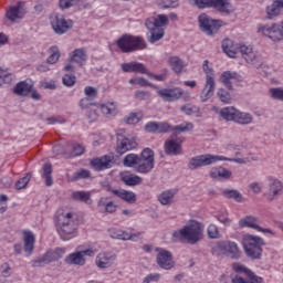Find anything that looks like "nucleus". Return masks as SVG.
I'll return each instance as SVG.
<instances>
[{"label":"nucleus","instance_id":"nucleus-10","mask_svg":"<svg viewBox=\"0 0 283 283\" xmlns=\"http://www.w3.org/2000/svg\"><path fill=\"white\" fill-rule=\"evenodd\" d=\"M198 22L207 36H213V34H218V31L222 28L221 20H213L207 13H201L198 17Z\"/></svg>","mask_w":283,"mask_h":283},{"label":"nucleus","instance_id":"nucleus-44","mask_svg":"<svg viewBox=\"0 0 283 283\" xmlns=\"http://www.w3.org/2000/svg\"><path fill=\"white\" fill-rule=\"evenodd\" d=\"M42 178L45 179L46 187H52L54 181L52 180V164H44Z\"/></svg>","mask_w":283,"mask_h":283},{"label":"nucleus","instance_id":"nucleus-4","mask_svg":"<svg viewBox=\"0 0 283 283\" xmlns=\"http://www.w3.org/2000/svg\"><path fill=\"white\" fill-rule=\"evenodd\" d=\"M59 233L62 240H72L78 230V220L73 212L62 213L59 218Z\"/></svg>","mask_w":283,"mask_h":283},{"label":"nucleus","instance_id":"nucleus-56","mask_svg":"<svg viewBox=\"0 0 283 283\" xmlns=\"http://www.w3.org/2000/svg\"><path fill=\"white\" fill-rule=\"evenodd\" d=\"M13 78H14V75H12V73L1 72L0 73V86L1 85H10V83H12Z\"/></svg>","mask_w":283,"mask_h":283},{"label":"nucleus","instance_id":"nucleus-45","mask_svg":"<svg viewBox=\"0 0 283 283\" xmlns=\"http://www.w3.org/2000/svg\"><path fill=\"white\" fill-rule=\"evenodd\" d=\"M222 196L224 198H229L230 200H235V202H242V193L238 190L223 189Z\"/></svg>","mask_w":283,"mask_h":283},{"label":"nucleus","instance_id":"nucleus-8","mask_svg":"<svg viewBox=\"0 0 283 283\" xmlns=\"http://www.w3.org/2000/svg\"><path fill=\"white\" fill-rule=\"evenodd\" d=\"M117 46L124 53L137 52L138 50H145L147 42L142 36L124 34L117 40Z\"/></svg>","mask_w":283,"mask_h":283},{"label":"nucleus","instance_id":"nucleus-37","mask_svg":"<svg viewBox=\"0 0 283 283\" xmlns=\"http://www.w3.org/2000/svg\"><path fill=\"white\" fill-rule=\"evenodd\" d=\"M219 81L228 87V90H233V85L231 84V81H238V73L226 71L221 74Z\"/></svg>","mask_w":283,"mask_h":283},{"label":"nucleus","instance_id":"nucleus-22","mask_svg":"<svg viewBox=\"0 0 283 283\" xmlns=\"http://www.w3.org/2000/svg\"><path fill=\"white\" fill-rule=\"evenodd\" d=\"M283 0H272V3L265 7L266 19L270 21L277 19L282 14Z\"/></svg>","mask_w":283,"mask_h":283},{"label":"nucleus","instance_id":"nucleus-1","mask_svg":"<svg viewBox=\"0 0 283 283\" xmlns=\"http://www.w3.org/2000/svg\"><path fill=\"white\" fill-rule=\"evenodd\" d=\"M172 238L178 240V242L198 244V242L205 239V224L197 220H189L187 224L172 233Z\"/></svg>","mask_w":283,"mask_h":283},{"label":"nucleus","instance_id":"nucleus-47","mask_svg":"<svg viewBox=\"0 0 283 283\" xmlns=\"http://www.w3.org/2000/svg\"><path fill=\"white\" fill-rule=\"evenodd\" d=\"M87 178H92V172L87 169H81L73 174L71 180L76 182V180H86Z\"/></svg>","mask_w":283,"mask_h":283},{"label":"nucleus","instance_id":"nucleus-15","mask_svg":"<svg viewBox=\"0 0 283 283\" xmlns=\"http://www.w3.org/2000/svg\"><path fill=\"white\" fill-rule=\"evenodd\" d=\"M117 255L113 251H102L95 258V265L101 271L112 269L116 264Z\"/></svg>","mask_w":283,"mask_h":283},{"label":"nucleus","instance_id":"nucleus-34","mask_svg":"<svg viewBox=\"0 0 283 283\" xmlns=\"http://www.w3.org/2000/svg\"><path fill=\"white\" fill-rule=\"evenodd\" d=\"M222 50L230 59H235L240 50L233 44V41L226 39L222 41Z\"/></svg>","mask_w":283,"mask_h":283},{"label":"nucleus","instance_id":"nucleus-21","mask_svg":"<svg viewBox=\"0 0 283 283\" xmlns=\"http://www.w3.org/2000/svg\"><path fill=\"white\" fill-rule=\"evenodd\" d=\"M91 167L95 171H103V169H112L114 167V156L105 155L101 158H95L91 160Z\"/></svg>","mask_w":283,"mask_h":283},{"label":"nucleus","instance_id":"nucleus-27","mask_svg":"<svg viewBox=\"0 0 283 283\" xmlns=\"http://www.w3.org/2000/svg\"><path fill=\"white\" fill-rule=\"evenodd\" d=\"M123 72H135L137 74H147V67L140 62H129L122 64Z\"/></svg>","mask_w":283,"mask_h":283},{"label":"nucleus","instance_id":"nucleus-61","mask_svg":"<svg viewBox=\"0 0 283 283\" xmlns=\"http://www.w3.org/2000/svg\"><path fill=\"white\" fill-rule=\"evenodd\" d=\"M232 269L235 273H244V275H247L249 273V271H251L241 263H233Z\"/></svg>","mask_w":283,"mask_h":283},{"label":"nucleus","instance_id":"nucleus-51","mask_svg":"<svg viewBox=\"0 0 283 283\" xmlns=\"http://www.w3.org/2000/svg\"><path fill=\"white\" fill-rule=\"evenodd\" d=\"M31 179H32V175L27 174L24 177L20 178L15 182V189H18V190L25 189L28 187V185L30 184Z\"/></svg>","mask_w":283,"mask_h":283},{"label":"nucleus","instance_id":"nucleus-41","mask_svg":"<svg viewBox=\"0 0 283 283\" xmlns=\"http://www.w3.org/2000/svg\"><path fill=\"white\" fill-rule=\"evenodd\" d=\"M140 159V155L128 154L123 159L124 167H130L136 171V167H138V160Z\"/></svg>","mask_w":283,"mask_h":283},{"label":"nucleus","instance_id":"nucleus-42","mask_svg":"<svg viewBox=\"0 0 283 283\" xmlns=\"http://www.w3.org/2000/svg\"><path fill=\"white\" fill-rule=\"evenodd\" d=\"M73 200L84 202L85 205H92V193L87 191H75L72 193Z\"/></svg>","mask_w":283,"mask_h":283},{"label":"nucleus","instance_id":"nucleus-30","mask_svg":"<svg viewBox=\"0 0 283 283\" xmlns=\"http://www.w3.org/2000/svg\"><path fill=\"white\" fill-rule=\"evenodd\" d=\"M23 14H25V12H23V9L21 8V2H18L17 6L10 7L6 12L7 19L12 22L17 21V19H23Z\"/></svg>","mask_w":283,"mask_h":283},{"label":"nucleus","instance_id":"nucleus-16","mask_svg":"<svg viewBox=\"0 0 283 283\" xmlns=\"http://www.w3.org/2000/svg\"><path fill=\"white\" fill-rule=\"evenodd\" d=\"M238 50L242 56V59H244V61H247L248 63H250V65H254V67H260V65H262V59L260 57V55L253 50L252 46L250 45H245V44H240L238 46Z\"/></svg>","mask_w":283,"mask_h":283},{"label":"nucleus","instance_id":"nucleus-60","mask_svg":"<svg viewBox=\"0 0 283 283\" xmlns=\"http://www.w3.org/2000/svg\"><path fill=\"white\" fill-rule=\"evenodd\" d=\"M217 220L221 224H224V227H230L232 222V220L229 218V214L227 212L224 214H218Z\"/></svg>","mask_w":283,"mask_h":283},{"label":"nucleus","instance_id":"nucleus-53","mask_svg":"<svg viewBox=\"0 0 283 283\" xmlns=\"http://www.w3.org/2000/svg\"><path fill=\"white\" fill-rule=\"evenodd\" d=\"M174 126L169 125L167 122L157 123V134H167V132H172Z\"/></svg>","mask_w":283,"mask_h":283},{"label":"nucleus","instance_id":"nucleus-49","mask_svg":"<svg viewBox=\"0 0 283 283\" xmlns=\"http://www.w3.org/2000/svg\"><path fill=\"white\" fill-rule=\"evenodd\" d=\"M143 120V113H130L126 118L127 125H138Z\"/></svg>","mask_w":283,"mask_h":283},{"label":"nucleus","instance_id":"nucleus-50","mask_svg":"<svg viewBox=\"0 0 283 283\" xmlns=\"http://www.w3.org/2000/svg\"><path fill=\"white\" fill-rule=\"evenodd\" d=\"M207 234L210 240H218L220 238V230L218 229V226L211 223L207 228Z\"/></svg>","mask_w":283,"mask_h":283},{"label":"nucleus","instance_id":"nucleus-20","mask_svg":"<svg viewBox=\"0 0 283 283\" xmlns=\"http://www.w3.org/2000/svg\"><path fill=\"white\" fill-rule=\"evenodd\" d=\"M185 139L170 138L165 142L164 149L167 156H180L182 155V143Z\"/></svg>","mask_w":283,"mask_h":283},{"label":"nucleus","instance_id":"nucleus-32","mask_svg":"<svg viewBox=\"0 0 283 283\" xmlns=\"http://www.w3.org/2000/svg\"><path fill=\"white\" fill-rule=\"evenodd\" d=\"M122 181L127 187H136L138 185H143V177H140L138 175H132V174H128V172H123L122 174Z\"/></svg>","mask_w":283,"mask_h":283},{"label":"nucleus","instance_id":"nucleus-29","mask_svg":"<svg viewBox=\"0 0 283 283\" xmlns=\"http://www.w3.org/2000/svg\"><path fill=\"white\" fill-rule=\"evenodd\" d=\"M23 242L25 253H28V255H32V252L34 251V242H36L34 233L30 230H25L23 232Z\"/></svg>","mask_w":283,"mask_h":283},{"label":"nucleus","instance_id":"nucleus-7","mask_svg":"<svg viewBox=\"0 0 283 283\" xmlns=\"http://www.w3.org/2000/svg\"><path fill=\"white\" fill-rule=\"evenodd\" d=\"M262 247H264V240L262 238L251 234L243 237V249L248 258L260 260L262 258Z\"/></svg>","mask_w":283,"mask_h":283},{"label":"nucleus","instance_id":"nucleus-5","mask_svg":"<svg viewBox=\"0 0 283 283\" xmlns=\"http://www.w3.org/2000/svg\"><path fill=\"white\" fill-rule=\"evenodd\" d=\"M212 255L217 258H231V260H240L242 258V251L235 241H217L211 247Z\"/></svg>","mask_w":283,"mask_h":283},{"label":"nucleus","instance_id":"nucleus-13","mask_svg":"<svg viewBox=\"0 0 283 283\" xmlns=\"http://www.w3.org/2000/svg\"><path fill=\"white\" fill-rule=\"evenodd\" d=\"M283 184L280 179L269 176L266 178V186L264 190V198L269 200V202H273V200H277L279 196H282Z\"/></svg>","mask_w":283,"mask_h":283},{"label":"nucleus","instance_id":"nucleus-58","mask_svg":"<svg viewBox=\"0 0 283 283\" xmlns=\"http://www.w3.org/2000/svg\"><path fill=\"white\" fill-rule=\"evenodd\" d=\"M247 279H248V283H263L264 280L261 276L255 275V273H253V271H248V273L245 274Z\"/></svg>","mask_w":283,"mask_h":283},{"label":"nucleus","instance_id":"nucleus-63","mask_svg":"<svg viewBox=\"0 0 283 283\" xmlns=\"http://www.w3.org/2000/svg\"><path fill=\"white\" fill-rule=\"evenodd\" d=\"M270 94L272 98H276V101H283V90L282 88H271Z\"/></svg>","mask_w":283,"mask_h":283},{"label":"nucleus","instance_id":"nucleus-24","mask_svg":"<svg viewBox=\"0 0 283 283\" xmlns=\"http://www.w3.org/2000/svg\"><path fill=\"white\" fill-rule=\"evenodd\" d=\"M209 176L213 180H229L233 172L222 166H217L210 169Z\"/></svg>","mask_w":283,"mask_h":283},{"label":"nucleus","instance_id":"nucleus-6","mask_svg":"<svg viewBox=\"0 0 283 283\" xmlns=\"http://www.w3.org/2000/svg\"><path fill=\"white\" fill-rule=\"evenodd\" d=\"M202 70L206 74V83L200 93L201 103H207L216 94V74L213 69L209 67V60L203 61Z\"/></svg>","mask_w":283,"mask_h":283},{"label":"nucleus","instance_id":"nucleus-28","mask_svg":"<svg viewBox=\"0 0 283 283\" xmlns=\"http://www.w3.org/2000/svg\"><path fill=\"white\" fill-rule=\"evenodd\" d=\"M98 107L106 118L118 114V104L116 102H106L105 104H99Z\"/></svg>","mask_w":283,"mask_h":283},{"label":"nucleus","instance_id":"nucleus-55","mask_svg":"<svg viewBox=\"0 0 283 283\" xmlns=\"http://www.w3.org/2000/svg\"><path fill=\"white\" fill-rule=\"evenodd\" d=\"M217 95L220 98L221 103H231V94L227 92V90L219 88Z\"/></svg>","mask_w":283,"mask_h":283},{"label":"nucleus","instance_id":"nucleus-12","mask_svg":"<svg viewBox=\"0 0 283 283\" xmlns=\"http://www.w3.org/2000/svg\"><path fill=\"white\" fill-rule=\"evenodd\" d=\"M65 255V248H56L48 250L42 256H38L32 261L33 266H44V264H52L59 262Z\"/></svg>","mask_w":283,"mask_h":283},{"label":"nucleus","instance_id":"nucleus-48","mask_svg":"<svg viewBox=\"0 0 283 283\" xmlns=\"http://www.w3.org/2000/svg\"><path fill=\"white\" fill-rule=\"evenodd\" d=\"M50 56L46 59V63L50 65H54L61 59V53L59 52V46H51L50 48Z\"/></svg>","mask_w":283,"mask_h":283},{"label":"nucleus","instance_id":"nucleus-40","mask_svg":"<svg viewBox=\"0 0 283 283\" xmlns=\"http://www.w3.org/2000/svg\"><path fill=\"white\" fill-rule=\"evenodd\" d=\"M234 123H238L239 125H251V123H253V115L237 111Z\"/></svg>","mask_w":283,"mask_h":283},{"label":"nucleus","instance_id":"nucleus-36","mask_svg":"<svg viewBox=\"0 0 283 283\" xmlns=\"http://www.w3.org/2000/svg\"><path fill=\"white\" fill-rule=\"evenodd\" d=\"M168 64L175 74H182L185 70V62L178 56H169Z\"/></svg>","mask_w":283,"mask_h":283},{"label":"nucleus","instance_id":"nucleus-17","mask_svg":"<svg viewBox=\"0 0 283 283\" xmlns=\"http://www.w3.org/2000/svg\"><path fill=\"white\" fill-rule=\"evenodd\" d=\"M157 94L158 97L164 99L166 103H175V101H180V98H182L185 91L180 87L159 88Z\"/></svg>","mask_w":283,"mask_h":283},{"label":"nucleus","instance_id":"nucleus-3","mask_svg":"<svg viewBox=\"0 0 283 283\" xmlns=\"http://www.w3.org/2000/svg\"><path fill=\"white\" fill-rule=\"evenodd\" d=\"M169 23V18L165 14H159L157 17H151L146 19L145 27L150 32L148 38L149 43H156L165 36V25Z\"/></svg>","mask_w":283,"mask_h":283},{"label":"nucleus","instance_id":"nucleus-31","mask_svg":"<svg viewBox=\"0 0 283 283\" xmlns=\"http://www.w3.org/2000/svg\"><path fill=\"white\" fill-rule=\"evenodd\" d=\"M72 63H77V65L82 66L87 61V51L85 49H75L70 55Z\"/></svg>","mask_w":283,"mask_h":283},{"label":"nucleus","instance_id":"nucleus-59","mask_svg":"<svg viewBox=\"0 0 283 283\" xmlns=\"http://www.w3.org/2000/svg\"><path fill=\"white\" fill-rule=\"evenodd\" d=\"M84 94H85L86 98H91L94 101V98H96L98 96V91L93 86H86L84 88Z\"/></svg>","mask_w":283,"mask_h":283},{"label":"nucleus","instance_id":"nucleus-43","mask_svg":"<svg viewBox=\"0 0 283 283\" xmlns=\"http://www.w3.org/2000/svg\"><path fill=\"white\" fill-rule=\"evenodd\" d=\"M238 114V109L235 107H224L220 111L221 118H224V120H233L235 122V116Z\"/></svg>","mask_w":283,"mask_h":283},{"label":"nucleus","instance_id":"nucleus-52","mask_svg":"<svg viewBox=\"0 0 283 283\" xmlns=\"http://www.w3.org/2000/svg\"><path fill=\"white\" fill-rule=\"evenodd\" d=\"M180 109L187 116H192V114H198V112H200V108H198V106H193L191 104H186L181 106Z\"/></svg>","mask_w":283,"mask_h":283},{"label":"nucleus","instance_id":"nucleus-19","mask_svg":"<svg viewBox=\"0 0 283 283\" xmlns=\"http://www.w3.org/2000/svg\"><path fill=\"white\" fill-rule=\"evenodd\" d=\"M239 227L241 229H254L255 231H260L261 233H270V235H274L273 230L271 229H262L260 227V220L255 217H245L239 220Z\"/></svg>","mask_w":283,"mask_h":283},{"label":"nucleus","instance_id":"nucleus-54","mask_svg":"<svg viewBox=\"0 0 283 283\" xmlns=\"http://www.w3.org/2000/svg\"><path fill=\"white\" fill-rule=\"evenodd\" d=\"M130 85H139V87H147L151 85L145 77H134L129 80Z\"/></svg>","mask_w":283,"mask_h":283},{"label":"nucleus","instance_id":"nucleus-23","mask_svg":"<svg viewBox=\"0 0 283 283\" xmlns=\"http://www.w3.org/2000/svg\"><path fill=\"white\" fill-rule=\"evenodd\" d=\"M97 208L101 213H116L118 206L108 197H101L97 201Z\"/></svg>","mask_w":283,"mask_h":283},{"label":"nucleus","instance_id":"nucleus-25","mask_svg":"<svg viewBox=\"0 0 283 283\" xmlns=\"http://www.w3.org/2000/svg\"><path fill=\"white\" fill-rule=\"evenodd\" d=\"M157 200L163 207H171V205L176 202V190L168 189V190L161 191L157 196Z\"/></svg>","mask_w":283,"mask_h":283},{"label":"nucleus","instance_id":"nucleus-9","mask_svg":"<svg viewBox=\"0 0 283 283\" xmlns=\"http://www.w3.org/2000/svg\"><path fill=\"white\" fill-rule=\"evenodd\" d=\"M154 167H156L154 150H151L150 148H145L139 155V160L137 163L135 171L137 174L147 175L154 171Z\"/></svg>","mask_w":283,"mask_h":283},{"label":"nucleus","instance_id":"nucleus-26","mask_svg":"<svg viewBox=\"0 0 283 283\" xmlns=\"http://www.w3.org/2000/svg\"><path fill=\"white\" fill-rule=\"evenodd\" d=\"M136 147H138V143H136V139L124 138L117 142L116 151L117 154L123 156V154H127V151H132V149H136Z\"/></svg>","mask_w":283,"mask_h":283},{"label":"nucleus","instance_id":"nucleus-33","mask_svg":"<svg viewBox=\"0 0 283 283\" xmlns=\"http://www.w3.org/2000/svg\"><path fill=\"white\" fill-rule=\"evenodd\" d=\"M66 264H74L75 266H85V258L83 256V252L77 251L69 254L65 258Z\"/></svg>","mask_w":283,"mask_h":283},{"label":"nucleus","instance_id":"nucleus-38","mask_svg":"<svg viewBox=\"0 0 283 283\" xmlns=\"http://www.w3.org/2000/svg\"><path fill=\"white\" fill-rule=\"evenodd\" d=\"M14 94L18 96H28L32 92V84L25 81L19 82L13 88Z\"/></svg>","mask_w":283,"mask_h":283},{"label":"nucleus","instance_id":"nucleus-14","mask_svg":"<svg viewBox=\"0 0 283 283\" xmlns=\"http://www.w3.org/2000/svg\"><path fill=\"white\" fill-rule=\"evenodd\" d=\"M50 23L55 34H65V32L72 30L74 25L72 20H66L65 17L60 13L51 14Z\"/></svg>","mask_w":283,"mask_h":283},{"label":"nucleus","instance_id":"nucleus-46","mask_svg":"<svg viewBox=\"0 0 283 283\" xmlns=\"http://www.w3.org/2000/svg\"><path fill=\"white\" fill-rule=\"evenodd\" d=\"M172 132H177V134H185V132H193V123L184 122L177 126H172Z\"/></svg>","mask_w":283,"mask_h":283},{"label":"nucleus","instance_id":"nucleus-11","mask_svg":"<svg viewBox=\"0 0 283 283\" xmlns=\"http://www.w3.org/2000/svg\"><path fill=\"white\" fill-rule=\"evenodd\" d=\"M259 34L266 36L271 41L277 43V41H282L283 33H282V24L281 22H273L270 24H259L258 27Z\"/></svg>","mask_w":283,"mask_h":283},{"label":"nucleus","instance_id":"nucleus-57","mask_svg":"<svg viewBox=\"0 0 283 283\" xmlns=\"http://www.w3.org/2000/svg\"><path fill=\"white\" fill-rule=\"evenodd\" d=\"M63 85H65L66 87H74V85L76 84V76L72 75V74H65L62 78Z\"/></svg>","mask_w":283,"mask_h":283},{"label":"nucleus","instance_id":"nucleus-39","mask_svg":"<svg viewBox=\"0 0 283 283\" xmlns=\"http://www.w3.org/2000/svg\"><path fill=\"white\" fill-rule=\"evenodd\" d=\"M210 8H214L218 12H224L226 14L231 12V3H229V0H212Z\"/></svg>","mask_w":283,"mask_h":283},{"label":"nucleus","instance_id":"nucleus-18","mask_svg":"<svg viewBox=\"0 0 283 283\" xmlns=\"http://www.w3.org/2000/svg\"><path fill=\"white\" fill-rule=\"evenodd\" d=\"M155 251L157 252V264L160 266V269H165V271L174 269V256L168 250L156 248Z\"/></svg>","mask_w":283,"mask_h":283},{"label":"nucleus","instance_id":"nucleus-35","mask_svg":"<svg viewBox=\"0 0 283 283\" xmlns=\"http://www.w3.org/2000/svg\"><path fill=\"white\" fill-rule=\"evenodd\" d=\"M114 196H117L120 200L128 202V205H134V202H136V193L134 191L118 189L114 191Z\"/></svg>","mask_w":283,"mask_h":283},{"label":"nucleus","instance_id":"nucleus-2","mask_svg":"<svg viewBox=\"0 0 283 283\" xmlns=\"http://www.w3.org/2000/svg\"><path fill=\"white\" fill-rule=\"evenodd\" d=\"M220 161L237 163L238 165H247V163H251V159L228 158L220 155L203 154V155L192 157L188 163V169H190V171H196V169H200V167H209Z\"/></svg>","mask_w":283,"mask_h":283},{"label":"nucleus","instance_id":"nucleus-64","mask_svg":"<svg viewBox=\"0 0 283 283\" xmlns=\"http://www.w3.org/2000/svg\"><path fill=\"white\" fill-rule=\"evenodd\" d=\"M160 281V274L158 273H150L145 276L144 282L151 283V282H159Z\"/></svg>","mask_w":283,"mask_h":283},{"label":"nucleus","instance_id":"nucleus-62","mask_svg":"<svg viewBox=\"0 0 283 283\" xmlns=\"http://www.w3.org/2000/svg\"><path fill=\"white\" fill-rule=\"evenodd\" d=\"M145 129L149 134H158V123L157 122H149L145 125Z\"/></svg>","mask_w":283,"mask_h":283}]
</instances>
